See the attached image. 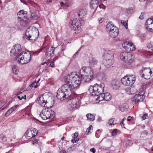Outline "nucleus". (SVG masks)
<instances>
[{
  "mask_svg": "<svg viewBox=\"0 0 153 153\" xmlns=\"http://www.w3.org/2000/svg\"><path fill=\"white\" fill-rule=\"evenodd\" d=\"M116 123V121L114 118H111L109 120L108 124L110 126H114Z\"/></svg>",
  "mask_w": 153,
  "mask_h": 153,
  "instance_id": "nucleus-36",
  "label": "nucleus"
},
{
  "mask_svg": "<svg viewBox=\"0 0 153 153\" xmlns=\"http://www.w3.org/2000/svg\"><path fill=\"white\" fill-rule=\"evenodd\" d=\"M39 80L40 79H39L38 81H37V82H36V80L35 81L33 82L31 84L28 86V87L27 88V89H26V90H30L33 87H34L35 88H36L39 85V84L38 83V82Z\"/></svg>",
  "mask_w": 153,
  "mask_h": 153,
  "instance_id": "nucleus-26",
  "label": "nucleus"
},
{
  "mask_svg": "<svg viewBox=\"0 0 153 153\" xmlns=\"http://www.w3.org/2000/svg\"><path fill=\"white\" fill-rule=\"evenodd\" d=\"M102 120L101 119L100 117H99L98 119V121L99 122L101 121Z\"/></svg>",
  "mask_w": 153,
  "mask_h": 153,
  "instance_id": "nucleus-61",
  "label": "nucleus"
},
{
  "mask_svg": "<svg viewBox=\"0 0 153 153\" xmlns=\"http://www.w3.org/2000/svg\"><path fill=\"white\" fill-rule=\"evenodd\" d=\"M104 100L108 101L111 99V96L110 94L108 92H106L102 94Z\"/></svg>",
  "mask_w": 153,
  "mask_h": 153,
  "instance_id": "nucleus-31",
  "label": "nucleus"
},
{
  "mask_svg": "<svg viewBox=\"0 0 153 153\" xmlns=\"http://www.w3.org/2000/svg\"><path fill=\"white\" fill-rule=\"evenodd\" d=\"M123 125V126H124V125L123 124V121H122V122H121L120 123V125L122 126H122V125Z\"/></svg>",
  "mask_w": 153,
  "mask_h": 153,
  "instance_id": "nucleus-63",
  "label": "nucleus"
},
{
  "mask_svg": "<svg viewBox=\"0 0 153 153\" xmlns=\"http://www.w3.org/2000/svg\"><path fill=\"white\" fill-rule=\"evenodd\" d=\"M78 135V134L77 133L75 132L74 134L73 135V136H72L73 138H74V137H77Z\"/></svg>",
  "mask_w": 153,
  "mask_h": 153,
  "instance_id": "nucleus-51",
  "label": "nucleus"
},
{
  "mask_svg": "<svg viewBox=\"0 0 153 153\" xmlns=\"http://www.w3.org/2000/svg\"><path fill=\"white\" fill-rule=\"evenodd\" d=\"M94 76V74H89L83 75L82 76H81L82 77V79L83 81L84 82H88L90 81L92 79Z\"/></svg>",
  "mask_w": 153,
  "mask_h": 153,
  "instance_id": "nucleus-20",
  "label": "nucleus"
},
{
  "mask_svg": "<svg viewBox=\"0 0 153 153\" xmlns=\"http://www.w3.org/2000/svg\"><path fill=\"white\" fill-rule=\"evenodd\" d=\"M100 131V130L98 129L97 130V131L95 134V136L96 137L98 138L99 137L100 132H99V131Z\"/></svg>",
  "mask_w": 153,
  "mask_h": 153,
  "instance_id": "nucleus-45",
  "label": "nucleus"
},
{
  "mask_svg": "<svg viewBox=\"0 0 153 153\" xmlns=\"http://www.w3.org/2000/svg\"><path fill=\"white\" fill-rule=\"evenodd\" d=\"M104 19L103 18H101L100 19H98V20L99 21V22L100 23H102Z\"/></svg>",
  "mask_w": 153,
  "mask_h": 153,
  "instance_id": "nucleus-50",
  "label": "nucleus"
},
{
  "mask_svg": "<svg viewBox=\"0 0 153 153\" xmlns=\"http://www.w3.org/2000/svg\"><path fill=\"white\" fill-rule=\"evenodd\" d=\"M107 31L108 32L109 36L112 38L116 37L118 34V30L111 22H109L106 26Z\"/></svg>",
  "mask_w": 153,
  "mask_h": 153,
  "instance_id": "nucleus-7",
  "label": "nucleus"
},
{
  "mask_svg": "<svg viewBox=\"0 0 153 153\" xmlns=\"http://www.w3.org/2000/svg\"><path fill=\"white\" fill-rule=\"evenodd\" d=\"M152 74V71L149 68H144L141 71L140 75L142 77L146 79H149Z\"/></svg>",
  "mask_w": 153,
  "mask_h": 153,
  "instance_id": "nucleus-17",
  "label": "nucleus"
},
{
  "mask_svg": "<svg viewBox=\"0 0 153 153\" xmlns=\"http://www.w3.org/2000/svg\"><path fill=\"white\" fill-rule=\"evenodd\" d=\"M105 85L103 83L99 85L95 84L93 86H91L88 91L92 94V95L99 96L103 92Z\"/></svg>",
  "mask_w": 153,
  "mask_h": 153,
  "instance_id": "nucleus-5",
  "label": "nucleus"
},
{
  "mask_svg": "<svg viewBox=\"0 0 153 153\" xmlns=\"http://www.w3.org/2000/svg\"><path fill=\"white\" fill-rule=\"evenodd\" d=\"M27 89V88H25V89H22L21 90H20L19 91H20V92H21V93H22L23 91H27V90H26V89Z\"/></svg>",
  "mask_w": 153,
  "mask_h": 153,
  "instance_id": "nucleus-56",
  "label": "nucleus"
},
{
  "mask_svg": "<svg viewBox=\"0 0 153 153\" xmlns=\"http://www.w3.org/2000/svg\"><path fill=\"white\" fill-rule=\"evenodd\" d=\"M144 91H143L140 92L138 94L135 95L133 98V103L136 104L140 102L143 101L144 98Z\"/></svg>",
  "mask_w": 153,
  "mask_h": 153,
  "instance_id": "nucleus-14",
  "label": "nucleus"
},
{
  "mask_svg": "<svg viewBox=\"0 0 153 153\" xmlns=\"http://www.w3.org/2000/svg\"><path fill=\"white\" fill-rule=\"evenodd\" d=\"M61 5L62 6H63V5H65V4L63 2L61 3Z\"/></svg>",
  "mask_w": 153,
  "mask_h": 153,
  "instance_id": "nucleus-64",
  "label": "nucleus"
},
{
  "mask_svg": "<svg viewBox=\"0 0 153 153\" xmlns=\"http://www.w3.org/2000/svg\"><path fill=\"white\" fill-rule=\"evenodd\" d=\"M31 54L29 51H22L16 58L17 62L21 64L29 63L31 60Z\"/></svg>",
  "mask_w": 153,
  "mask_h": 153,
  "instance_id": "nucleus-4",
  "label": "nucleus"
},
{
  "mask_svg": "<svg viewBox=\"0 0 153 153\" xmlns=\"http://www.w3.org/2000/svg\"><path fill=\"white\" fill-rule=\"evenodd\" d=\"M98 1H91L90 6L93 9L97 8L98 7Z\"/></svg>",
  "mask_w": 153,
  "mask_h": 153,
  "instance_id": "nucleus-34",
  "label": "nucleus"
},
{
  "mask_svg": "<svg viewBox=\"0 0 153 153\" xmlns=\"http://www.w3.org/2000/svg\"><path fill=\"white\" fill-rule=\"evenodd\" d=\"M81 75L79 72H75L68 74L65 78V84L68 85L71 91L77 88L80 84Z\"/></svg>",
  "mask_w": 153,
  "mask_h": 153,
  "instance_id": "nucleus-1",
  "label": "nucleus"
},
{
  "mask_svg": "<svg viewBox=\"0 0 153 153\" xmlns=\"http://www.w3.org/2000/svg\"><path fill=\"white\" fill-rule=\"evenodd\" d=\"M60 153H66V152L65 151L63 150L61 151Z\"/></svg>",
  "mask_w": 153,
  "mask_h": 153,
  "instance_id": "nucleus-62",
  "label": "nucleus"
},
{
  "mask_svg": "<svg viewBox=\"0 0 153 153\" xmlns=\"http://www.w3.org/2000/svg\"><path fill=\"white\" fill-rule=\"evenodd\" d=\"M136 78L134 75H127L121 79L122 83L126 86H131L135 82Z\"/></svg>",
  "mask_w": 153,
  "mask_h": 153,
  "instance_id": "nucleus-9",
  "label": "nucleus"
},
{
  "mask_svg": "<svg viewBox=\"0 0 153 153\" xmlns=\"http://www.w3.org/2000/svg\"><path fill=\"white\" fill-rule=\"evenodd\" d=\"M18 17L20 20L24 19L27 18L26 17L27 13L23 10H21L18 12L17 13Z\"/></svg>",
  "mask_w": 153,
  "mask_h": 153,
  "instance_id": "nucleus-22",
  "label": "nucleus"
},
{
  "mask_svg": "<svg viewBox=\"0 0 153 153\" xmlns=\"http://www.w3.org/2000/svg\"><path fill=\"white\" fill-rule=\"evenodd\" d=\"M40 16V15L38 11L33 12L31 13V17L33 20H37Z\"/></svg>",
  "mask_w": 153,
  "mask_h": 153,
  "instance_id": "nucleus-28",
  "label": "nucleus"
},
{
  "mask_svg": "<svg viewBox=\"0 0 153 153\" xmlns=\"http://www.w3.org/2000/svg\"><path fill=\"white\" fill-rule=\"evenodd\" d=\"M91 127H92V126L91 125L88 128H87L86 131V134H89L91 130Z\"/></svg>",
  "mask_w": 153,
  "mask_h": 153,
  "instance_id": "nucleus-43",
  "label": "nucleus"
},
{
  "mask_svg": "<svg viewBox=\"0 0 153 153\" xmlns=\"http://www.w3.org/2000/svg\"><path fill=\"white\" fill-rule=\"evenodd\" d=\"M19 105H16L10 109H9L6 112L5 116H8L13 111H15L16 109L18 107Z\"/></svg>",
  "mask_w": 153,
  "mask_h": 153,
  "instance_id": "nucleus-27",
  "label": "nucleus"
},
{
  "mask_svg": "<svg viewBox=\"0 0 153 153\" xmlns=\"http://www.w3.org/2000/svg\"><path fill=\"white\" fill-rule=\"evenodd\" d=\"M119 82L117 80H114L111 82V86L113 89L117 90L120 87Z\"/></svg>",
  "mask_w": 153,
  "mask_h": 153,
  "instance_id": "nucleus-24",
  "label": "nucleus"
},
{
  "mask_svg": "<svg viewBox=\"0 0 153 153\" xmlns=\"http://www.w3.org/2000/svg\"><path fill=\"white\" fill-rule=\"evenodd\" d=\"M13 72L14 74H16L18 72V70L16 66L15 65L13 66L12 68Z\"/></svg>",
  "mask_w": 153,
  "mask_h": 153,
  "instance_id": "nucleus-38",
  "label": "nucleus"
},
{
  "mask_svg": "<svg viewBox=\"0 0 153 153\" xmlns=\"http://www.w3.org/2000/svg\"><path fill=\"white\" fill-rule=\"evenodd\" d=\"M147 53V56L148 55H152V53H150L149 52H146Z\"/></svg>",
  "mask_w": 153,
  "mask_h": 153,
  "instance_id": "nucleus-57",
  "label": "nucleus"
},
{
  "mask_svg": "<svg viewBox=\"0 0 153 153\" xmlns=\"http://www.w3.org/2000/svg\"><path fill=\"white\" fill-rule=\"evenodd\" d=\"M51 48L50 51H48L46 52L45 57L46 58H49L53 54L55 48L53 47H51Z\"/></svg>",
  "mask_w": 153,
  "mask_h": 153,
  "instance_id": "nucleus-30",
  "label": "nucleus"
},
{
  "mask_svg": "<svg viewBox=\"0 0 153 153\" xmlns=\"http://www.w3.org/2000/svg\"><path fill=\"white\" fill-rule=\"evenodd\" d=\"M126 93L129 95L133 94L136 92V89L134 87L128 88L126 90Z\"/></svg>",
  "mask_w": 153,
  "mask_h": 153,
  "instance_id": "nucleus-25",
  "label": "nucleus"
},
{
  "mask_svg": "<svg viewBox=\"0 0 153 153\" xmlns=\"http://www.w3.org/2000/svg\"><path fill=\"white\" fill-rule=\"evenodd\" d=\"M99 7L100 8H104V6L103 5H100L99 6Z\"/></svg>",
  "mask_w": 153,
  "mask_h": 153,
  "instance_id": "nucleus-59",
  "label": "nucleus"
},
{
  "mask_svg": "<svg viewBox=\"0 0 153 153\" xmlns=\"http://www.w3.org/2000/svg\"><path fill=\"white\" fill-rule=\"evenodd\" d=\"M50 94L48 93H45L41 96L38 97L36 100L37 102L42 106H45L46 104L50 102L51 97L50 96Z\"/></svg>",
  "mask_w": 153,
  "mask_h": 153,
  "instance_id": "nucleus-8",
  "label": "nucleus"
},
{
  "mask_svg": "<svg viewBox=\"0 0 153 153\" xmlns=\"http://www.w3.org/2000/svg\"><path fill=\"white\" fill-rule=\"evenodd\" d=\"M114 54V51L112 50H107L105 52L103 57L106 64L109 65H112Z\"/></svg>",
  "mask_w": 153,
  "mask_h": 153,
  "instance_id": "nucleus-11",
  "label": "nucleus"
},
{
  "mask_svg": "<svg viewBox=\"0 0 153 153\" xmlns=\"http://www.w3.org/2000/svg\"><path fill=\"white\" fill-rule=\"evenodd\" d=\"M86 116L88 120L91 121H93L95 119V116L93 114H87Z\"/></svg>",
  "mask_w": 153,
  "mask_h": 153,
  "instance_id": "nucleus-35",
  "label": "nucleus"
},
{
  "mask_svg": "<svg viewBox=\"0 0 153 153\" xmlns=\"http://www.w3.org/2000/svg\"><path fill=\"white\" fill-rule=\"evenodd\" d=\"M69 102H71V104H69L68 108L71 110L76 109L79 106L80 103L78 99L77 98H73L72 100H70Z\"/></svg>",
  "mask_w": 153,
  "mask_h": 153,
  "instance_id": "nucleus-15",
  "label": "nucleus"
},
{
  "mask_svg": "<svg viewBox=\"0 0 153 153\" xmlns=\"http://www.w3.org/2000/svg\"><path fill=\"white\" fill-rule=\"evenodd\" d=\"M71 93V91L69 88L68 85L65 84L58 90L56 96L61 100H64L70 95Z\"/></svg>",
  "mask_w": 153,
  "mask_h": 153,
  "instance_id": "nucleus-2",
  "label": "nucleus"
},
{
  "mask_svg": "<svg viewBox=\"0 0 153 153\" xmlns=\"http://www.w3.org/2000/svg\"><path fill=\"white\" fill-rule=\"evenodd\" d=\"M55 113L49 108H45L41 112L40 116L44 120L52 119L54 116Z\"/></svg>",
  "mask_w": 153,
  "mask_h": 153,
  "instance_id": "nucleus-6",
  "label": "nucleus"
},
{
  "mask_svg": "<svg viewBox=\"0 0 153 153\" xmlns=\"http://www.w3.org/2000/svg\"><path fill=\"white\" fill-rule=\"evenodd\" d=\"M21 93V92H20L19 91H18V92H16V95H19V94Z\"/></svg>",
  "mask_w": 153,
  "mask_h": 153,
  "instance_id": "nucleus-58",
  "label": "nucleus"
},
{
  "mask_svg": "<svg viewBox=\"0 0 153 153\" xmlns=\"http://www.w3.org/2000/svg\"><path fill=\"white\" fill-rule=\"evenodd\" d=\"M123 46L127 51H133L135 50V48L133 44L126 42L123 45Z\"/></svg>",
  "mask_w": 153,
  "mask_h": 153,
  "instance_id": "nucleus-18",
  "label": "nucleus"
},
{
  "mask_svg": "<svg viewBox=\"0 0 153 153\" xmlns=\"http://www.w3.org/2000/svg\"><path fill=\"white\" fill-rule=\"evenodd\" d=\"M117 132V130L116 129H114L112 132V134L113 136H115Z\"/></svg>",
  "mask_w": 153,
  "mask_h": 153,
  "instance_id": "nucleus-44",
  "label": "nucleus"
},
{
  "mask_svg": "<svg viewBox=\"0 0 153 153\" xmlns=\"http://www.w3.org/2000/svg\"><path fill=\"white\" fill-rule=\"evenodd\" d=\"M78 15L81 19L83 20L82 19L85 17L87 13V11L85 8L80 9L78 12Z\"/></svg>",
  "mask_w": 153,
  "mask_h": 153,
  "instance_id": "nucleus-23",
  "label": "nucleus"
},
{
  "mask_svg": "<svg viewBox=\"0 0 153 153\" xmlns=\"http://www.w3.org/2000/svg\"><path fill=\"white\" fill-rule=\"evenodd\" d=\"M120 57L121 60L128 65L134 61L133 57L132 54L130 53L123 52L120 54Z\"/></svg>",
  "mask_w": 153,
  "mask_h": 153,
  "instance_id": "nucleus-10",
  "label": "nucleus"
},
{
  "mask_svg": "<svg viewBox=\"0 0 153 153\" xmlns=\"http://www.w3.org/2000/svg\"><path fill=\"white\" fill-rule=\"evenodd\" d=\"M97 62L98 61L96 59L94 58H92L89 61L90 66L91 67H94L97 64Z\"/></svg>",
  "mask_w": 153,
  "mask_h": 153,
  "instance_id": "nucleus-29",
  "label": "nucleus"
},
{
  "mask_svg": "<svg viewBox=\"0 0 153 153\" xmlns=\"http://www.w3.org/2000/svg\"><path fill=\"white\" fill-rule=\"evenodd\" d=\"M21 25L23 26H25L28 22V18L24 19L19 20Z\"/></svg>",
  "mask_w": 153,
  "mask_h": 153,
  "instance_id": "nucleus-33",
  "label": "nucleus"
},
{
  "mask_svg": "<svg viewBox=\"0 0 153 153\" xmlns=\"http://www.w3.org/2000/svg\"><path fill=\"white\" fill-rule=\"evenodd\" d=\"M103 97L102 94H100L99 95V97H98L96 99V102H98L100 101H101L103 100H104V99Z\"/></svg>",
  "mask_w": 153,
  "mask_h": 153,
  "instance_id": "nucleus-37",
  "label": "nucleus"
},
{
  "mask_svg": "<svg viewBox=\"0 0 153 153\" xmlns=\"http://www.w3.org/2000/svg\"><path fill=\"white\" fill-rule=\"evenodd\" d=\"M148 117V116L146 114H144L142 117V118L143 120H145Z\"/></svg>",
  "mask_w": 153,
  "mask_h": 153,
  "instance_id": "nucleus-47",
  "label": "nucleus"
},
{
  "mask_svg": "<svg viewBox=\"0 0 153 153\" xmlns=\"http://www.w3.org/2000/svg\"><path fill=\"white\" fill-rule=\"evenodd\" d=\"M121 23L122 24H123V25L124 26L126 29L128 28L127 23L126 21H124V20H122L121 21Z\"/></svg>",
  "mask_w": 153,
  "mask_h": 153,
  "instance_id": "nucleus-40",
  "label": "nucleus"
},
{
  "mask_svg": "<svg viewBox=\"0 0 153 153\" xmlns=\"http://www.w3.org/2000/svg\"><path fill=\"white\" fill-rule=\"evenodd\" d=\"M128 106L127 104H124L120 105L119 108L122 111H126L128 108Z\"/></svg>",
  "mask_w": 153,
  "mask_h": 153,
  "instance_id": "nucleus-32",
  "label": "nucleus"
},
{
  "mask_svg": "<svg viewBox=\"0 0 153 153\" xmlns=\"http://www.w3.org/2000/svg\"><path fill=\"white\" fill-rule=\"evenodd\" d=\"M39 32L38 29L35 27L31 26L27 29L24 38L33 42L38 37Z\"/></svg>",
  "mask_w": 153,
  "mask_h": 153,
  "instance_id": "nucleus-3",
  "label": "nucleus"
},
{
  "mask_svg": "<svg viewBox=\"0 0 153 153\" xmlns=\"http://www.w3.org/2000/svg\"><path fill=\"white\" fill-rule=\"evenodd\" d=\"M39 141V140H35L33 141V142H32V143L33 144H35L37 143H38Z\"/></svg>",
  "mask_w": 153,
  "mask_h": 153,
  "instance_id": "nucleus-49",
  "label": "nucleus"
},
{
  "mask_svg": "<svg viewBox=\"0 0 153 153\" xmlns=\"http://www.w3.org/2000/svg\"><path fill=\"white\" fill-rule=\"evenodd\" d=\"M25 97V98H24V97L23 96H22L21 97V100H22V99H25V97H26V95H25L24 96Z\"/></svg>",
  "mask_w": 153,
  "mask_h": 153,
  "instance_id": "nucleus-60",
  "label": "nucleus"
},
{
  "mask_svg": "<svg viewBox=\"0 0 153 153\" xmlns=\"http://www.w3.org/2000/svg\"><path fill=\"white\" fill-rule=\"evenodd\" d=\"M0 139L3 142H5L7 141L6 137L3 135H2L0 137Z\"/></svg>",
  "mask_w": 153,
  "mask_h": 153,
  "instance_id": "nucleus-41",
  "label": "nucleus"
},
{
  "mask_svg": "<svg viewBox=\"0 0 153 153\" xmlns=\"http://www.w3.org/2000/svg\"><path fill=\"white\" fill-rule=\"evenodd\" d=\"M147 47L152 50H153V42L149 43L147 45Z\"/></svg>",
  "mask_w": 153,
  "mask_h": 153,
  "instance_id": "nucleus-39",
  "label": "nucleus"
},
{
  "mask_svg": "<svg viewBox=\"0 0 153 153\" xmlns=\"http://www.w3.org/2000/svg\"><path fill=\"white\" fill-rule=\"evenodd\" d=\"M146 25L147 26L146 28L147 30H153V19H148L146 22Z\"/></svg>",
  "mask_w": 153,
  "mask_h": 153,
  "instance_id": "nucleus-21",
  "label": "nucleus"
},
{
  "mask_svg": "<svg viewBox=\"0 0 153 153\" xmlns=\"http://www.w3.org/2000/svg\"><path fill=\"white\" fill-rule=\"evenodd\" d=\"M38 131L35 128H31L27 131L25 134V136L27 139H30L34 137L38 133Z\"/></svg>",
  "mask_w": 153,
  "mask_h": 153,
  "instance_id": "nucleus-16",
  "label": "nucleus"
},
{
  "mask_svg": "<svg viewBox=\"0 0 153 153\" xmlns=\"http://www.w3.org/2000/svg\"><path fill=\"white\" fill-rule=\"evenodd\" d=\"M50 66L51 67H53L54 66V62H52L51 63Z\"/></svg>",
  "mask_w": 153,
  "mask_h": 153,
  "instance_id": "nucleus-54",
  "label": "nucleus"
},
{
  "mask_svg": "<svg viewBox=\"0 0 153 153\" xmlns=\"http://www.w3.org/2000/svg\"><path fill=\"white\" fill-rule=\"evenodd\" d=\"M69 26L72 30H78L81 28V22L78 19H75L69 22Z\"/></svg>",
  "mask_w": 153,
  "mask_h": 153,
  "instance_id": "nucleus-12",
  "label": "nucleus"
},
{
  "mask_svg": "<svg viewBox=\"0 0 153 153\" xmlns=\"http://www.w3.org/2000/svg\"><path fill=\"white\" fill-rule=\"evenodd\" d=\"M80 72L83 73L85 74H94V73L93 70L89 67H83L80 70Z\"/></svg>",
  "mask_w": 153,
  "mask_h": 153,
  "instance_id": "nucleus-19",
  "label": "nucleus"
},
{
  "mask_svg": "<svg viewBox=\"0 0 153 153\" xmlns=\"http://www.w3.org/2000/svg\"><path fill=\"white\" fill-rule=\"evenodd\" d=\"M7 101L6 100H1V103L2 106L6 104V103L7 102Z\"/></svg>",
  "mask_w": 153,
  "mask_h": 153,
  "instance_id": "nucleus-46",
  "label": "nucleus"
},
{
  "mask_svg": "<svg viewBox=\"0 0 153 153\" xmlns=\"http://www.w3.org/2000/svg\"><path fill=\"white\" fill-rule=\"evenodd\" d=\"M42 48L40 49L39 51H36L35 52V53H36L37 55L42 50Z\"/></svg>",
  "mask_w": 153,
  "mask_h": 153,
  "instance_id": "nucleus-53",
  "label": "nucleus"
},
{
  "mask_svg": "<svg viewBox=\"0 0 153 153\" xmlns=\"http://www.w3.org/2000/svg\"><path fill=\"white\" fill-rule=\"evenodd\" d=\"M147 86V85L146 84H143L142 85V88L143 89H145L146 88Z\"/></svg>",
  "mask_w": 153,
  "mask_h": 153,
  "instance_id": "nucleus-48",
  "label": "nucleus"
},
{
  "mask_svg": "<svg viewBox=\"0 0 153 153\" xmlns=\"http://www.w3.org/2000/svg\"><path fill=\"white\" fill-rule=\"evenodd\" d=\"M139 18L140 19H143L144 17L143 14L142 13H141L140 15L139 16Z\"/></svg>",
  "mask_w": 153,
  "mask_h": 153,
  "instance_id": "nucleus-55",
  "label": "nucleus"
},
{
  "mask_svg": "<svg viewBox=\"0 0 153 153\" xmlns=\"http://www.w3.org/2000/svg\"><path fill=\"white\" fill-rule=\"evenodd\" d=\"M21 45L19 44L15 45L12 48L10 51V55L12 56H15L16 58L22 52Z\"/></svg>",
  "mask_w": 153,
  "mask_h": 153,
  "instance_id": "nucleus-13",
  "label": "nucleus"
},
{
  "mask_svg": "<svg viewBox=\"0 0 153 153\" xmlns=\"http://www.w3.org/2000/svg\"><path fill=\"white\" fill-rule=\"evenodd\" d=\"M74 139L71 140V142L73 143H75L79 140V139L77 138V137H74Z\"/></svg>",
  "mask_w": 153,
  "mask_h": 153,
  "instance_id": "nucleus-42",
  "label": "nucleus"
},
{
  "mask_svg": "<svg viewBox=\"0 0 153 153\" xmlns=\"http://www.w3.org/2000/svg\"><path fill=\"white\" fill-rule=\"evenodd\" d=\"M90 151L91 152H92L93 153H95V149L94 148H92L91 149H90Z\"/></svg>",
  "mask_w": 153,
  "mask_h": 153,
  "instance_id": "nucleus-52",
  "label": "nucleus"
}]
</instances>
